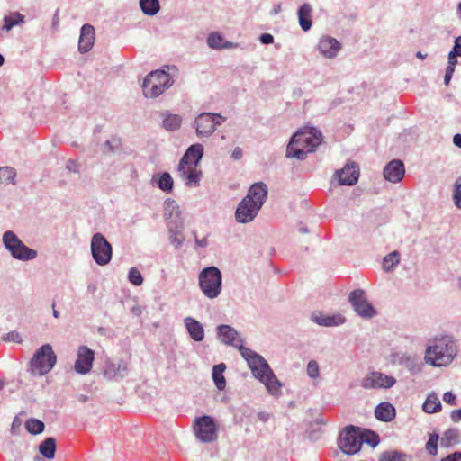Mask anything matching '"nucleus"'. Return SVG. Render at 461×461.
<instances>
[{
  "label": "nucleus",
  "instance_id": "2",
  "mask_svg": "<svg viewBox=\"0 0 461 461\" xmlns=\"http://www.w3.org/2000/svg\"><path fill=\"white\" fill-rule=\"evenodd\" d=\"M322 140L321 132L314 127L297 131L290 139L286 147L285 158L304 160Z\"/></svg>",
  "mask_w": 461,
  "mask_h": 461
},
{
  "label": "nucleus",
  "instance_id": "63",
  "mask_svg": "<svg viewBox=\"0 0 461 461\" xmlns=\"http://www.w3.org/2000/svg\"><path fill=\"white\" fill-rule=\"evenodd\" d=\"M237 45H238L237 43H233V42H230V41H225L223 40V42H222V45H221V49H230V48L236 47Z\"/></svg>",
  "mask_w": 461,
  "mask_h": 461
},
{
  "label": "nucleus",
  "instance_id": "62",
  "mask_svg": "<svg viewBox=\"0 0 461 461\" xmlns=\"http://www.w3.org/2000/svg\"><path fill=\"white\" fill-rule=\"evenodd\" d=\"M453 143L461 149V134L460 133H456L454 135L453 137Z\"/></svg>",
  "mask_w": 461,
  "mask_h": 461
},
{
  "label": "nucleus",
  "instance_id": "44",
  "mask_svg": "<svg viewBox=\"0 0 461 461\" xmlns=\"http://www.w3.org/2000/svg\"><path fill=\"white\" fill-rule=\"evenodd\" d=\"M207 45L213 50H221L223 37L219 32H212L207 37Z\"/></svg>",
  "mask_w": 461,
  "mask_h": 461
},
{
  "label": "nucleus",
  "instance_id": "25",
  "mask_svg": "<svg viewBox=\"0 0 461 461\" xmlns=\"http://www.w3.org/2000/svg\"><path fill=\"white\" fill-rule=\"evenodd\" d=\"M95 32L93 25L85 23L80 29L78 51L82 54L88 52L95 42Z\"/></svg>",
  "mask_w": 461,
  "mask_h": 461
},
{
  "label": "nucleus",
  "instance_id": "55",
  "mask_svg": "<svg viewBox=\"0 0 461 461\" xmlns=\"http://www.w3.org/2000/svg\"><path fill=\"white\" fill-rule=\"evenodd\" d=\"M195 245L199 248H206L208 246L207 238L198 239L195 231H194Z\"/></svg>",
  "mask_w": 461,
  "mask_h": 461
},
{
  "label": "nucleus",
  "instance_id": "12",
  "mask_svg": "<svg viewBox=\"0 0 461 461\" xmlns=\"http://www.w3.org/2000/svg\"><path fill=\"white\" fill-rule=\"evenodd\" d=\"M194 429L196 438L203 443H212L217 439V425L209 415L196 418Z\"/></svg>",
  "mask_w": 461,
  "mask_h": 461
},
{
  "label": "nucleus",
  "instance_id": "27",
  "mask_svg": "<svg viewBox=\"0 0 461 461\" xmlns=\"http://www.w3.org/2000/svg\"><path fill=\"white\" fill-rule=\"evenodd\" d=\"M258 380L265 384L267 392L270 394L278 395L280 393L282 384L277 379L271 368L265 372L262 376H259Z\"/></svg>",
  "mask_w": 461,
  "mask_h": 461
},
{
  "label": "nucleus",
  "instance_id": "4",
  "mask_svg": "<svg viewBox=\"0 0 461 461\" xmlns=\"http://www.w3.org/2000/svg\"><path fill=\"white\" fill-rule=\"evenodd\" d=\"M57 363V356L50 344L41 346L29 362V371L34 376L49 374Z\"/></svg>",
  "mask_w": 461,
  "mask_h": 461
},
{
  "label": "nucleus",
  "instance_id": "22",
  "mask_svg": "<svg viewBox=\"0 0 461 461\" xmlns=\"http://www.w3.org/2000/svg\"><path fill=\"white\" fill-rule=\"evenodd\" d=\"M217 339L224 345L237 348L240 344L239 332L230 325L220 324L216 328Z\"/></svg>",
  "mask_w": 461,
  "mask_h": 461
},
{
  "label": "nucleus",
  "instance_id": "50",
  "mask_svg": "<svg viewBox=\"0 0 461 461\" xmlns=\"http://www.w3.org/2000/svg\"><path fill=\"white\" fill-rule=\"evenodd\" d=\"M2 339L4 341L15 342V343H22V341H23V339H22L20 333L16 330H13V331L5 333L2 336Z\"/></svg>",
  "mask_w": 461,
  "mask_h": 461
},
{
  "label": "nucleus",
  "instance_id": "35",
  "mask_svg": "<svg viewBox=\"0 0 461 461\" xmlns=\"http://www.w3.org/2000/svg\"><path fill=\"white\" fill-rule=\"evenodd\" d=\"M459 434L457 429L450 428L443 433L440 438V446L448 448L459 443Z\"/></svg>",
  "mask_w": 461,
  "mask_h": 461
},
{
  "label": "nucleus",
  "instance_id": "52",
  "mask_svg": "<svg viewBox=\"0 0 461 461\" xmlns=\"http://www.w3.org/2000/svg\"><path fill=\"white\" fill-rule=\"evenodd\" d=\"M450 52L461 56V35L455 38L454 45Z\"/></svg>",
  "mask_w": 461,
  "mask_h": 461
},
{
  "label": "nucleus",
  "instance_id": "13",
  "mask_svg": "<svg viewBox=\"0 0 461 461\" xmlns=\"http://www.w3.org/2000/svg\"><path fill=\"white\" fill-rule=\"evenodd\" d=\"M348 302L355 312L364 319H372L377 314V311L368 302L362 289L353 290L348 295Z\"/></svg>",
  "mask_w": 461,
  "mask_h": 461
},
{
  "label": "nucleus",
  "instance_id": "56",
  "mask_svg": "<svg viewBox=\"0 0 461 461\" xmlns=\"http://www.w3.org/2000/svg\"><path fill=\"white\" fill-rule=\"evenodd\" d=\"M450 418L453 422H459L461 420V408L452 411L450 413Z\"/></svg>",
  "mask_w": 461,
  "mask_h": 461
},
{
  "label": "nucleus",
  "instance_id": "26",
  "mask_svg": "<svg viewBox=\"0 0 461 461\" xmlns=\"http://www.w3.org/2000/svg\"><path fill=\"white\" fill-rule=\"evenodd\" d=\"M184 325L190 338L195 342H201L204 339L203 324L196 319L187 316L184 319Z\"/></svg>",
  "mask_w": 461,
  "mask_h": 461
},
{
  "label": "nucleus",
  "instance_id": "16",
  "mask_svg": "<svg viewBox=\"0 0 461 461\" xmlns=\"http://www.w3.org/2000/svg\"><path fill=\"white\" fill-rule=\"evenodd\" d=\"M95 360V351L87 346L81 345L77 348V359L74 365L75 371L79 375L88 374Z\"/></svg>",
  "mask_w": 461,
  "mask_h": 461
},
{
  "label": "nucleus",
  "instance_id": "32",
  "mask_svg": "<svg viewBox=\"0 0 461 461\" xmlns=\"http://www.w3.org/2000/svg\"><path fill=\"white\" fill-rule=\"evenodd\" d=\"M402 365L411 375H418L422 371L423 363L417 356H402L400 359Z\"/></svg>",
  "mask_w": 461,
  "mask_h": 461
},
{
  "label": "nucleus",
  "instance_id": "31",
  "mask_svg": "<svg viewBox=\"0 0 461 461\" xmlns=\"http://www.w3.org/2000/svg\"><path fill=\"white\" fill-rule=\"evenodd\" d=\"M161 116L162 126L166 131H176L181 127L183 119L179 114H174L168 111H164L161 113Z\"/></svg>",
  "mask_w": 461,
  "mask_h": 461
},
{
  "label": "nucleus",
  "instance_id": "41",
  "mask_svg": "<svg viewBox=\"0 0 461 461\" xmlns=\"http://www.w3.org/2000/svg\"><path fill=\"white\" fill-rule=\"evenodd\" d=\"M400 254L397 251H393L386 255L383 260V268L385 272H391L394 267L399 263Z\"/></svg>",
  "mask_w": 461,
  "mask_h": 461
},
{
  "label": "nucleus",
  "instance_id": "64",
  "mask_svg": "<svg viewBox=\"0 0 461 461\" xmlns=\"http://www.w3.org/2000/svg\"><path fill=\"white\" fill-rule=\"evenodd\" d=\"M302 95H303V90L301 88H295L293 91L294 98L297 99V98H300Z\"/></svg>",
  "mask_w": 461,
  "mask_h": 461
},
{
  "label": "nucleus",
  "instance_id": "29",
  "mask_svg": "<svg viewBox=\"0 0 461 461\" xmlns=\"http://www.w3.org/2000/svg\"><path fill=\"white\" fill-rule=\"evenodd\" d=\"M151 183L166 194L171 193L174 188V180L168 172L154 175Z\"/></svg>",
  "mask_w": 461,
  "mask_h": 461
},
{
  "label": "nucleus",
  "instance_id": "24",
  "mask_svg": "<svg viewBox=\"0 0 461 461\" xmlns=\"http://www.w3.org/2000/svg\"><path fill=\"white\" fill-rule=\"evenodd\" d=\"M405 174V167L402 161L393 159L387 163L384 168V178L391 183L400 182Z\"/></svg>",
  "mask_w": 461,
  "mask_h": 461
},
{
  "label": "nucleus",
  "instance_id": "39",
  "mask_svg": "<svg viewBox=\"0 0 461 461\" xmlns=\"http://www.w3.org/2000/svg\"><path fill=\"white\" fill-rule=\"evenodd\" d=\"M410 456L399 450H387L380 455L379 461H407Z\"/></svg>",
  "mask_w": 461,
  "mask_h": 461
},
{
  "label": "nucleus",
  "instance_id": "28",
  "mask_svg": "<svg viewBox=\"0 0 461 461\" xmlns=\"http://www.w3.org/2000/svg\"><path fill=\"white\" fill-rule=\"evenodd\" d=\"M395 415L396 411L394 406L388 402H383L375 407V416L380 421H392L395 418Z\"/></svg>",
  "mask_w": 461,
  "mask_h": 461
},
{
  "label": "nucleus",
  "instance_id": "47",
  "mask_svg": "<svg viewBox=\"0 0 461 461\" xmlns=\"http://www.w3.org/2000/svg\"><path fill=\"white\" fill-rule=\"evenodd\" d=\"M453 201L454 204L461 209V176L456 179L454 185Z\"/></svg>",
  "mask_w": 461,
  "mask_h": 461
},
{
  "label": "nucleus",
  "instance_id": "7",
  "mask_svg": "<svg viewBox=\"0 0 461 461\" xmlns=\"http://www.w3.org/2000/svg\"><path fill=\"white\" fill-rule=\"evenodd\" d=\"M3 244L11 256L20 261H31L37 258L38 252L27 247L12 230L3 234Z\"/></svg>",
  "mask_w": 461,
  "mask_h": 461
},
{
  "label": "nucleus",
  "instance_id": "21",
  "mask_svg": "<svg viewBox=\"0 0 461 461\" xmlns=\"http://www.w3.org/2000/svg\"><path fill=\"white\" fill-rule=\"evenodd\" d=\"M129 373L127 364L121 360L118 363L107 361L104 368V376L109 380L119 381L124 378Z\"/></svg>",
  "mask_w": 461,
  "mask_h": 461
},
{
  "label": "nucleus",
  "instance_id": "20",
  "mask_svg": "<svg viewBox=\"0 0 461 461\" xmlns=\"http://www.w3.org/2000/svg\"><path fill=\"white\" fill-rule=\"evenodd\" d=\"M320 53L327 59H334L341 50V43L330 36H322L317 45Z\"/></svg>",
  "mask_w": 461,
  "mask_h": 461
},
{
  "label": "nucleus",
  "instance_id": "34",
  "mask_svg": "<svg viewBox=\"0 0 461 461\" xmlns=\"http://www.w3.org/2000/svg\"><path fill=\"white\" fill-rule=\"evenodd\" d=\"M226 369V366L224 363H221L213 366L212 368V379L215 386L218 390L222 391L226 387V380L223 375V373Z\"/></svg>",
  "mask_w": 461,
  "mask_h": 461
},
{
  "label": "nucleus",
  "instance_id": "51",
  "mask_svg": "<svg viewBox=\"0 0 461 461\" xmlns=\"http://www.w3.org/2000/svg\"><path fill=\"white\" fill-rule=\"evenodd\" d=\"M443 401L449 405H456V397L452 392H446L443 394Z\"/></svg>",
  "mask_w": 461,
  "mask_h": 461
},
{
  "label": "nucleus",
  "instance_id": "53",
  "mask_svg": "<svg viewBox=\"0 0 461 461\" xmlns=\"http://www.w3.org/2000/svg\"><path fill=\"white\" fill-rule=\"evenodd\" d=\"M440 461H461V452L455 451L443 457Z\"/></svg>",
  "mask_w": 461,
  "mask_h": 461
},
{
  "label": "nucleus",
  "instance_id": "33",
  "mask_svg": "<svg viewBox=\"0 0 461 461\" xmlns=\"http://www.w3.org/2000/svg\"><path fill=\"white\" fill-rule=\"evenodd\" d=\"M56 450H57L56 439L52 437L45 438L39 445V452L46 459L54 458Z\"/></svg>",
  "mask_w": 461,
  "mask_h": 461
},
{
  "label": "nucleus",
  "instance_id": "54",
  "mask_svg": "<svg viewBox=\"0 0 461 461\" xmlns=\"http://www.w3.org/2000/svg\"><path fill=\"white\" fill-rule=\"evenodd\" d=\"M259 41L262 44L268 45L274 42V36L270 33H262L259 36Z\"/></svg>",
  "mask_w": 461,
  "mask_h": 461
},
{
  "label": "nucleus",
  "instance_id": "59",
  "mask_svg": "<svg viewBox=\"0 0 461 461\" xmlns=\"http://www.w3.org/2000/svg\"><path fill=\"white\" fill-rule=\"evenodd\" d=\"M67 168L70 172L77 173L79 171L78 165L74 160H69L67 165Z\"/></svg>",
  "mask_w": 461,
  "mask_h": 461
},
{
  "label": "nucleus",
  "instance_id": "58",
  "mask_svg": "<svg viewBox=\"0 0 461 461\" xmlns=\"http://www.w3.org/2000/svg\"><path fill=\"white\" fill-rule=\"evenodd\" d=\"M242 156H243V151H242L241 148L236 147L232 151L231 158L234 160H240L242 158Z\"/></svg>",
  "mask_w": 461,
  "mask_h": 461
},
{
  "label": "nucleus",
  "instance_id": "40",
  "mask_svg": "<svg viewBox=\"0 0 461 461\" xmlns=\"http://www.w3.org/2000/svg\"><path fill=\"white\" fill-rule=\"evenodd\" d=\"M25 429L32 435H39L44 431L45 424L38 419L30 418L25 421Z\"/></svg>",
  "mask_w": 461,
  "mask_h": 461
},
{
  "label": "nucleus",
  "instance_id": "37",
  "mask_svg": "<svg viewBox=\"0 0 461 461\" xmlns=\"http://www.w3.org/2000/svg\"><path fill=\"white\" fill-rule=\"evenodd\" d=\"M441 402L435 393L429 394L422 405L425 412L432 414L441 410Z\"/></svg>",
  "mask_w": 461,
  "mask_h": 461
},
{
  "label": "nucleus",
  "instance_id": "43",
  "mask_svg": "<svg viewBox=\"0 0 461 461\" xmlns=\"http://www.w3.org/2000/svg\"><path fill=\"white\" fill-rule=\"evenodd\" d=\"M438 441L439 436L438 433L433 432L429 435V440L426 443L425 448L430 456H436L438 454Z\"/></svg>",
  "mask_w": 461,
  "mask_h": 461
},
{
  "label": "nucleus",
  "instance_id": "48",
  "mask_svg": "<svg viewBox=\"0 0 461 461\" xmlns=\"http://www.w3.org/2000/svg\"><path fill=\"white\" fill-rule=\"evenodd\" d=\"M120 141L117 139H113L112 140H106L104 143L103 152L104 153H114L120 149Z\"/></svg>",
  "mask_w": 461,
  "mask_h": 461
},
{
  "label": "nucleus",
  "instance_id": "15",
  "mask_svg": "<svg viewBox=\"0 0 461 461\" xmlns=\"http://www.w3.org/2000/svg\"><path fill=\"white\" fill-rule=\"evenodd\" d=\"M166 203L167 205H172L173 209H176L177 219L168 221L167 227L169 230L170 243L176 249H178L183 245L184 242V238L182 236V229L184 227V222L180 218V211L178 210V206L176 204V202L174 200L167 199L166 201Z\"/></svg>",
  "mask_w": 461,
  "mask_h": 461
},
{
  "label": "nucleus",
  "instance_id": "38",
  "mask_svg": "<svg viewBox=\"0 0 461 461\" xmlns=\"http://www.w3.org/2000/svg\"><path fill=\"white\" fill-rule=\"evenodd\" d=\"M4 26L3 29L5 31H10L15 25H20L24 23V16L18 12H14L10 15H6L4 17Z\"/></svg>",
  "mask_w": 461,
  "mask_h": 461
},
{
  "label": "nucleus",
  "instance_id": "18",
  "mask_svg": "<svg viewBox=\"0 0 461 461\" xmlns=\"http://www.w3.org/2000/svg\"><path fill=\"white\" fill-rule=\"evenodd\" d=\"M310 320L321 327H338L345 323L346 319L341 314H324L321 311H314L310 315Z\"/></svg>",
  "mask_w": 461,
  "mask_h": 461
},
{
  "label": "nucleus",
  "instance_id": "17",
  "mask_svg": "<svg viewBox=\"0 0 461 461\" xmlns=\"http://www.w3.org/2000/svg\"><path fill=\"white\" fill-rule=\"evenodd\" d=\"M335 176L340 185H354L359 177L358 166L355 162H348L343 168L337 170Z\"/></svg>",
  "mask_w": 461,
  "mask_h": 461
},
{
  "label": "nucleus",
  "instance_id": "23",
  "mask_svg": "<svg viewBox=\"0 0 461 461\" xmlns=\"http://www.w3.org/2000/svg\"><path fill=\"white\" fill-rule=\"evenodd\" d=\"M203 146L200 143L192 144L181 158L178 164L183 168L185 165L197 166L200 164L203 156Z\"/></svg>",
  "mask_w": 461,
  "mask_h": 461
},
{
  "label": "nucleus",
  "instance_id": "3",
  "mask_svg": "<svg viewBox=\"0 0 461 461\" xmlns=\"http://www.w3.org/2000/svg\"><path fill=\"white\" fill-rule=\"evenodd\" d=\"M457 354L456 341L449 336L436 338L425 349L424 361L433 367L450 365Z\"/></svg>",
  "mask_w": 461,
  "mask_h": 461
},
{
  "label": "nucleus",
  "instance_id": "57",
  "mask_svg": "<svg viewBox=\"0 0 461 461\" xmlns=\"http://www.w3.org/2000/svg\"><path fill=\"white\" fill-rule=\"evenodd\" d=\"M59 9L58 8L52 17L51 21V26L54 30H56L59 27Z\"/></svg>",
  "mask_w": 461,
  "mask_h": 461
},
{
  "label": "nucleus",
  "instance_id": "14",
  "mask_svg": "<svg viewBox=\"0 0 461 461\" xmlns=\"http://www.w3.org/2000/svg\"><path fill=\"white\" fill-rule=\"evenodd\" d=\"M395 384L396 379L393 376L377 371L368 373L361 381V386L366 390L390 389Z\"/></svg>",
  "mask_w": 461,
  "mask_h": 461
},
{
  "label": "nucleus",
  "instance_id": "30",
  "mask_svg": "<svg viewBox=\"0 0 461 461\" xmlns=\"http://www.w3.org/2000/svg\"><path fill=\"white\" fill-rule=\"evenodd\" d=\"M312 7L310 4H303L297 12L298 22L301 29L304 32L309 31L312 25Z\"/></svg>",
  "mask_w": 461,
  "mask_h": 461
},
{
  "label": "nucleus",
  "instance_id": "60",
  "mask_svg": "<svg viewBox=\"0 0 461 461\" xmlns=\"http://www.w3.org/2000/svg\"><path fill=\"white\" fill-rule=\"evenodd\" d=\"M457 57H458L457 55L453 54L452 52H449L448 57H447L448 65L456 67L457 64Z\"/></svg>",
  "mask_w": 461,
  "mask_h": 461
},
{
  "label": "nucleus",
  "instance_id": "49",
  "mask_svg": "<svg viewBox=\"0 0 461 461\" xmlns=\"http://www.w3.org/2000/svg\"><path fill=\"white\" fill-rule=\"evenodd\" d=\"M306 372L309 377L314 379L320 375V369L317 361L310 360L307 364Z\"/></svg>",
  "mask_w": 461,
  "mask_h": 461
},
{
  "label": "nucleus",
  "instance_id": "61",
  "mask_svg": "<svg viewBox=\"0 0 461 461\" xmlns=\"http://www.w3.org/2000/svg\"><path fill=\"white\" fill-rule=\"evenodd\" d=\"M258 420H259L260 421H262V422H267V421L269 420L270 415H269V413H267V412H266V411H259V412L258 413Z\"/></svg>",
  "mask_w": 461,
  "mask_h": 461
},
{
  "label": "nucleus",
  "instance_id": "10",
  "mask_svg": "<svg viewBox=\"0 0 461 461\" xmlns=\"http://www.w3.org/2000/svg\"><path fill=\"white\" fill-rule=\"evenodd\" d=\"M239 342L240 344L237 345V348L241 357L246 360L255 378L258 379L259 376H262L265 372L270 369L268 363L261 355L244 346V339H240Z\"/></svg>",
  "mask_w": 461,
  "mask_h": 461
},
{
  "label": "nucleus",
  "instance_id": "36",
  "mask_svg": "<svg viewBox=\"0 0 461 461\" xmlns=\"http://www.w3.org/2000/svg\"><path fill=\"white\" fill-rule=\"evenodd\" d=\"M139 5L141 12L148 16L156 15L160 10L159 0H140Z\"/></svg>",
  "mask_w": 461,
  "mask_h": 461
},
{
  "label": "nucleus",
  "instance_id": "46",
  "mask_svg": "<svg viewBox=\"0 0 461 461\" xmlns=\"http://www.w3.org/2000/svg\"><path fill=\"white\" fill-rule=\"evenodd\" d=\"M128 279L133 285L139 286L143 283L141 273L136 268L131 267L128 272Z\"/></svg>",
  "mask_w": 461,
  "mask_h": 461
},
{
  "label": "nucleus",
  "instance_id": "45",
  "mask_svg": "<svg viewBox=\"0 0 461 461\" xmlns=\"http://www.w3.org/2000/svg\"><path fill=\"white\" fill-rule=\"evenodd\" d=\"M16 173L9 167H0V183H13Z\"/></svg>",
  "mask_w": 461,
  "mask_h": 461
},
{
  "label": "nucleus",
  "instance_id": "5",
  "mask_svg": "<svg viewBox=\"0 0 461 461\" xmlns=\"http://www.w3.org/2000/svg\"><path fill=\"white\" fill-rule=\"evenodd\" d=\"M173 83L172 77L165 70L151 71L143 80V95L147 98H156L168 89Z\"/></svg>",
  "mask_w": 461,
  "mask_h": 461
},
{
  "label": "nucleus",
  "instance_id": "1",
  "mask_svg": "<svg viewBox=\"0 0 461 461\" xmlns=\"http://www.w3.org/2000/svg\"><path fill=\"white\" fill-rule=\"evenodd\" d=\"M267 186L263 182L253 184L246 196L239 203L235 211V219L240 223L251 222L258 215L267 200Z\"/></svg>",
  "mask_w": 461,
  "mask_h": 461
},
{
  "label": "nucleus",
  "instance_id": "8",
  "mask_svg": "<svg viewBox=\"0 0 461 461\" xmlns=\"http://www.w3.org/2000/svg\"><path fill=\"white\" fill-rule=\"evenodd\" d=\"M363 445L362 429L354 425L347 426L338 438L339 448L346 455L352 456L358 453Z\"/></svg>",
  "mask_w": 461,
  "mask_h": 461
},
{
  "label": "nucleus",
  "instance_id": "9",
  "mask_svg": "<svg viewBox=\"0 0 461 461\" xmlns=\"http://www.w3.org/2000/svg\"><path fill=\"white\" fill-rule=\"evenodd\" d=\"M225 121L226 118L220 113L203 112L195 117L194 127L198 137H210Z\"/></svg>",
  "mask_w": 461,
  "mask_h": 461
},
{
  "label": "nucleus",
  "instance_id": "19",
  "mask_svg": "<svg viewBox=\"0 0 461 461\" xmlns=\"http://www.w3.org/2000/svg\"><path fill=\"white\" fill-rule=\"evenodd\" d=\"M177 172L186 186L196 187L200 185L203 174L201 170L197 169V166L185 165L181 168L180 164H178Z\"/></svg>",
  "mask_w": 461,
  "mask_h": 461
},
{
  "label": "nucleus",
  "instance_id": "42",
  "mask_svg": "<svg viewBox=\"0 0 461 461\" xmlns=\"http://www.w3.org/2000/svg\"><path fill=\"white\" fill-rule=\"evenodd\" d=\"M363 443H366L372 447H375L380 443V438L379 435L370 429H363Z\"/></svg>",
  "mask_w": 461,
  "mask_h": 461
},
{
  "label": "nucleus",
  "instance_id": "6",
  "mask_svg": "<svg viewBox=\"0 0 461 461\" xmlns=\"http://www.w3.org/2000/svg\"><path fill=\"white\" fill-rule=\"evenodd\" d=\"M199 286L203 294L209 299H214L221 292L222 276L217 267H204L198 276Z\"/></svg>",
  "mask_w": 461,
  "mask_h": 461
},
{
  "label": "nucleus",
  "instance_id": "11",
  "mask_svg": "<svg viewBox=\"0 0 461 461\" xmlns=\"http://www.w3.org/2000/svg\"><path fill=\"white\" fill-rule=\"evenodd\" d=\"M91 254L95 262L99 266L107 265L113 256V247L106 238L96 232L91 239Z\"/></svg>",
  "mask_w": 461,
  "mask_h": 461
}]
</instances>
